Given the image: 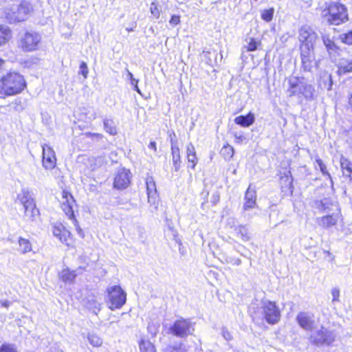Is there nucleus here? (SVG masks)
Returning <instances> with one entry per match:
<instances>
[{"instance_id": "30", "label": "nucleus", "mask_w": 352, "mask_h": 352, "mask_svg": "<svg viewBox=\"0 0 352 352\" xmlns=\"http://www.w3.org/2000/svg\"><path fill=\"white\" fill-rule=\"evenodd\" d=\"M139 346L140 352H155V346L148 340L141 339Z\"/></svg>"}, {"instance_id": "22", "label": "nucleus", "mask_w": 352, "mask_h": 352, "mask_svg": "<svg viewBox=\"0 0 352 352\" xmlns=\"http://www.w3.org/2000/svg\"><path fill=\"white\" fill-rule=\"evenodd\" d=\"M52 232L54 236L58 238L62 243H67L70 236L69 231L61 223L55 224L53 226Z\"/></svg>"}, {"instance_id": "51", "label": "nucleus", "mask_w": 352, "mask_h": 352, "mask_svg": "<svg viewBox=\"0 0 352 352\" xmlns=\"http://www.w3.org/2000/svg\"><path fill=\"white\" fill-rule=\"evenodd\" d=\"M331 295L333 296L332 302L339 301L340 290L337 288H333L331 290Z\"/></svg>"}, {"instance_id": "28", "label": "nucleus", "mask_w": 352, "mask_h": 352, "mask_svg": "<svg viewBox=\"0 0 352 352\" xmlns=\"http://www.w3.org/2000/svg\"><path fill=\"white\" fill-rule=\"evenodd\" d=\"M340 166L343 175L350 177V179L352 180V162L346 158L342 157L340 160Z\"/></svg>"}, {"instance_id": "5", "label": "nucleus", "mask_w": 352, "mask_h": 352, "mask_svg": "<svg viewBox=\"0 0 352 352\" xmlns=\"http://www.w3.org/2000/svg\"><path fill=\"white\" fill-rule=\"evenodd\" d=\"M324 19L329 25H339L348 21L346 7L338 2H332L328 8V13Z\"/></svg>"}, {"instance_id": "62", "label": "nucleus", "mask_w": 352, "mask_h": 352, "mask_svg": "<svg viewBox=\"0 0 352 352\" xmlns=\"http://www.w3.org/2000/svg\"><path fill=\"white\" fill-rule=\"evenodd\" d=\"M233 263L236 265H239L241 263V261L239 258H236V259L234 260Z\"/></svg>"}, {"instance_id": "15", "label": "nucleus", "mask_w": 352, "mask_h": 352, "mask_svg": "<svg viewBox=\"0 0 352 352\" xmlns=\"http://www.w3.org/2000/svg\"><path fill=\"white\" fill-rule=\"evenodd\" d=\"M43 148V166L47 170H52L56 166L55 152L48 144H44Z\"/></svg>"}, {"instance_id": "36", "label": "nucleus", "mask_w": 352, "mask_h": 352, "mask_svg": "<svg viewBox=\"0 0 352 352\" xmlns=\"http://www.w3.org/2000/svg\"><path fill=\"white\" fill-rule=\"evenodd\" d=\"M88 340L94 346H100L102 344L101 338L96 334H89Z\"/></svg>"}, {"instance_id": "42", "label": "nucleus", "mask_w": 352, "mask_h": 352, "mask_svg": "<svg viewBox=\"0 0 352 352\" xmlns=\"http://www.w3.org/2000/svg\"><path fill=\"white\" fill-rule=\"evenodd\" d=\"M316 162L317 165L319 166L320 170L321 173H322V175H328L329 177H330V174L329 173V172L327 170V166L323 163L322 160L320 158L317 157V158H316Z\"/></svg>"}, {"instance_id": "10", "label": "nucleus", "mask_w": 352, "mask_h": 352, "mask_svg": "<svg viewBox=\"0 0 352 352\" xmlns=\"http://www.w3.org/2000/svg\"><path fill=\"white\" fill-rule=\"evenodd\" d=\"M298 39L301 43L300 50H314L318 35L311 27L305 25L298 30Z\"/></svg>"}, {"instance_id": "46", "label": "nucleus", "mask_w": 352, "mask_h": 352, "mask_svg": "<svg viewBox=\"0 0 352 352\" xmlns=\"http://www.w3.org/2000/svg\"><path fill=\"white\" fill-rule=\"evenodd\" d=\"M173 166L175 171H179L181 166V156H172Z\"/></svg>"}, {"instance_id": "63", "label": "nucleus", "mask_w": 352, "mask_h": 352, "mask_svg": "<svg viewBox=\"0 0 352 352\" xmlns=\"http://www.w3.org/2000/svg\"><path fill=\"white\" fill-rule=\"evenodd\" d=\"M219 200V196L218 195H213V202L216 203Z\"/></svg>"}, {"instance_id": "38", "label": "nucleus", "mask_w": 352, "mask_h": 352, "mask_svg": "<svg viewBox=\"0 0 352 352\" xmlns=\"http://www.w3.org/2000/svg\"><path fill=\"white\" fill-rule=\"evenodd\" d=\"M150 12L155 19H158L160 17L161 10H160L157 2L153 1L151 3Z\"/></svg>"}, {"instance_id": "45", "label": "nucleus", "mask_w": 352, "mask_h": 352, "mask_svg": "<svg viewBox=\"0 0 352 352\" xmlns=\"http://www.w3.org/2000/svg\"><path fill=\"white\" fill-rule=\"evenodd\" d=\"M0 352H17L13 344H3L0 347Z\"/></svg>"}, {"instance_id": "59", "label": "nucleus", "mask_w": 352, "mask_h": 352, "mask_svg": "<svg viewBox=\"0 0 352 352\" xmlns=\"http://www.w3.org/2000/svg\"><path fill=\"white\" fill-rule=\"evenodd\" d=\"M1 304L2 307L8 308L10 305L11 302L9 300H6L1 301Z\"/></svg>"}, {"instance_id": "44", "label": "nucleus", "mask_w": 352, "mask_h": 352, "mask_svg": "<svg viewBox=\"0 0 352 352\" xmlns=\"http://www.w3.org/2000/svg\"><path fill=\"white\" fill-rule=\"evenodd\" d=\"M85 135L87 138H91L92 140L96 142H99L102 140L104 138V135L101 133H91V132H87L85 133Z\"/></svg>"}, {"instance_id": "14", "label": "nucleus", "mask_w": 352, "mask_h": 352, "mask_svg": "<svg viewBox=\"0 0 352 352\" xmlns=\"http://www.w3.org/2000/svg\"><path fill=\"white\" fill-rule=\"evenodd\" d=\"M131 177L129 170L124 168L118 169L114 177L113 187L119 190L126 188L130 184Z\"/></svg>"}, {"instance_id": "64", "label": "nucleus", "mask_w": 352, "mask_h": 352, "mask_svg": "<svg viewBox=\"0 0 352 352\" xmlns=\"http://www.w3.org/2000/svg\"><path fill=\"white\" fill-rule=\"evenodd\" d=\"M349 104L350 107L352 109V94L350 95L349 98Z\"/></svg>"}, {"instance_id": "27", "label": "nucleus", "mask_w": 352, "mask_h": 352, "mask_svg": "<svg viewBox=\"0 0 352 352\" xmlns=\"http://www.w3.org/2000/svg\"><path fill=\"white\" fill-rule=\"evenodd\" d=\"M18 199L23 207L30 204V203L35 202L28 189H23L21 192L18 195Z\"/></svg>"}, {"instance_id": "6", "label": "nucleus", "mask_w": 352, "mask_h": 352, "mask_svg": "<svg viewBox=\"0 0 352 352\" xmlns=\"http://www.w3.org/2000/svg\"><path fill=\"white\" fill-rule=\"evenodd\" d=\"M195 322L190 318H180L173 322L169 328V332L176 338L186 339L194 334Z\"/></svg>"}, {"instance_id": "16", "label": "nucleus", "mask_w": 352, "mask_h": 352, "mask_svg": "<svg viewBox=\"0 0 352 352\" xmlns=\"http://www.w3.org/2000/svg\"><path fill=\"white\" fill-rule=\"evenodd\" d=\"M296 322L303 329L311 331L315 323L314 314L308 311H300L296 316Z\"/></svg>"}, {"instance_id": "25", "label": "nucleus", "mask_w": 352, "mask_h": 352, "mask_svg": "<svg viewBox=\"0 0 352 352\" xmlns=\"http://www.w3.org/2000/svg\"><path fill=\"white\" fill-rule=\"evenodd\" d=\"M103 125L104 131L110 135H116L118 133L116 124L112 118H104Z\"/></svg>"}, {"instance_id": "60", "label": "nucleus", "mask_w": 352, "mask_h": 352, "mask_svg": "<svg viewBox=\"0 0 352 352\" xmlns=\"http://www.w3.org/2000/svg\"><path fill=\"white\" fill-rule=\"evenodd\" d=\"M127 76H128L129 78L130 79L131 82L132 81L133 78H135L133 77V74L131 72H129V70H127Z\"/></svg>"}, {"instance_id": "4", "label": "nucleus", "mask_w": 352, "mask_h": 352, "mask_svg": "<svg viewBox=\"0 0 352 352\" xmlns=\"http://www.w3.org/2000/svg\"><path fill=\"white\" fill-rule=\"evenodd\" d=\"M33 10L32 5L28 0L14 3L5 10L6 18L10 23L24 21Z\"/></svg>"}, {"instance_id": "23", "label": "nucleus", "mask_w": 352, "mask_h": 352, "mask_svg": "<svg viewBox=\"0 0 352 352\" xmlns=\"http://www.w3.org/2000/svg\"><path fill=\"white\" fill-rule=\"evenodd\" d=\"M255 121L254 113L249 112L246 115H241L234 118V122L243 127H249Z\"/></svg>"}, {"instance_id": "26", "label": "nucleus", "mask_w": 352, "mask_h": 352, "mask_svg": "<svg viewBox=\"0 0 352 352\" xmlns=\"http://www.w3.org/2000/svg\"><path fill=\"white\" fill-rule=\"evenodd\" d=\"M187 159L188 162L192 163L190 168L195 169V167L197 163V158L196 156V151L195 146L192 143H190L187 146Z\"/></svg>"}, {"instance_id": "43", "label": "nucleus", "mask_w": 352, "mask_h": 352, "mask_svg": "<svg viewBox=\"0 0 352 352\" xmlns=\"http://www.w3.org/2000/svg\"><path fill=\"white\" fill-rule=\"evenodd\" d=\"M340 68L344 72H352V59L342 61L341 63Z\"/></svg>"}, {"instance_id": "8", "label": "nucleus", "mask_w": 352, "mask_h": 352, "mask_svg": "<svg viewBox=\"0 0 352 352\" xmlns=\"http://www.w3.org/2000/svg\"><path fill=\"white\" fill-rule=\"evenodd\" d=\"M334 331L321 327L310 336V342L318 347L329 346L336 340Z\"/></svg>"}, {"instance_id": "33", "label": "nucleus", "mask_w": 352, "mask_h": 352, "mask_svg": "<svg viewBox=\"0 0 352 352\" xmlns=\"http://www.w3.org/2000/svg\"><path fill=\"white\" fill-rule=\"evenodd\" d=\"M60 276L64 282H72L76 278V274L74 272H71L68 269H65L61 272Z\"/></svg>"}, {"instance_id": "11", "label": "nucleus", "mask_w": 352, "mask_h": 352, "mask_svg": "<svg viewBox=\"0 0 352 352\" xmlns=\"http://www.w3.org/2000/svg\"><path fill=\"white\" fill-rule=\"evenodd\" d=\"M301 67L304 72H313L314 68H318L320 60L315 59L314 50H300Z\"/></svg>"}, {"instance_id": "19", "label": "nucleus", "mask_w": 352, "mask_h": 352, "mask_svg": "<svg viewBox=\"0 0 352 352\" xmlns=\"http://www.w3.org/2000/svg\"><path fill=\"white\" fill-rule=\"evenodd\" d=\"M245 203L243 206L244 211L249 210L254 208L256 205V192L254 188H252L251 185L248 188L245 197Z\"/></svg>"}, {"instance_id": "17", "label": "nucleus", "mask_w": 352, "mask_h": 352, "mask_svg": "<svg viewBox=\"0 0 352 352\" xmlns=\"http://www.w3.org/2000/svg\"><path fill=\"white\" fill-rule=\"evenodd\" d=\"M341 217L340 208H337L331 214L322 217L319 220V225L324 229H329L336 226Z\"/></svg>"}, {"instance_id": "61", "label": "nucleus", "mask_w": 352, "mask_h": 352, "mask_svg": "<svg viewBox=\"0 0 352 352\" xmlns=\"http://www.w3.org/2000/svg\"><path fill=\"white\" fill-rule=\"evenodd\" d=\"M210 55H211V53L210 52H204V56L206 58H208L209 59V60H211L210 57L209 56Z\"/></svg>"}, {"instance_id": "34", "label": "nucleus", "mask_w": 352, "mask_h": 352, "mask_svg": "<svg viewBox=\"0 0 352 352\" xmlns=\"http://www.w3.org/2000/svg\"><path fill=\"white\" fill-rule=\"evenodd\" d=\"M274 8H270L269 9L263 10L261 12V17L265 22H270L274 17Z\"/></svg>"}, {"instance_id": "52", "label": "nucleus", "mask_w": 352, "mask_h": 352, "mask_svg": "<svg viewBox=\"0 0 352 352\" xmlns=\"http://www.w3.org/2000/svg\"><path fill=\"white\" fill-rule=\"evenodd\" d=\"M180 22V17L178 15H173L170 17V19L169 20V23L175 26L177 24H179Z\"/></svg>"}, {"instance_id": "2", "label": "nucleus", "mask_w": 352, "mask_h": 352, "mask_svg": "<svg viewBox=\"0 0 352 352\" xmlns=\"http://www.w3.org/2000/svg\"><path fill=\"white\" fill-rule=\"evenodd\" d=\"M280 311L274 301L263 300L261 305L252 316V320L256 324L263 323L265 320L269 324H276L280 320Z\"/></svg>"}, {"instance_id": "9", "label": "nucleus", "mask_w": 352, "mask_h": 352, "mask_svg": "<svg viewBox=\"0 0 352 352\" xmlns=\"http://www.w3.org/2000/svg\"><path fill=\"white\" fill-rule=\"evenodd\" d=\"M107 298L110 303L109 308L111 310L120 309L126 300V294L119 285H113L107 289Z\"/></svg>"}, {"instance_id": "20", "label": "nucleus", "mask_w": 352, "mask_h": 352, "mask_svg": "<svg viewBox=\"0 0 352 352\" xmlns=\"http://www.w3.org/2000/svg\"><path fill=\"white\" fill-rule=\"evenodd\" d=\"M24 208V218L26 221L30 222L36 221L39 218L40 212L36 208V203H30V204L23 207Z\"/></svg>"}, {"instance_id": "47", "label": "nucleus", "mask_w": 352, "mask_h": 352, "mask_svg": "<svg viewBox=\"0 0 352 352\" xmlns=\"http://www.w3.org/2000/svg\"><path fill=\"white\" fill-rule=\"evenodd\" d=\"M160 325L154 323H149L147 327L148 331L151 334L153 337L155 336L158 332V328Z\"/></svg>"}, {"instance_id": "32", "label": "nucleus", "mask_w": 352, "mask_h": 352, "mask_svg": "<svg viewBox=\"0 0 352 352\" xmlns=\"http://www.w3.org/2000/svg\"><path fill=\"white\" fill-rule=\"evenodd\" d=\"M19 245L21 248V252L25 254L32 250V245L29 240L23 237L19 238Z\"/></svg>"}, {"instance_id": "57", "label": "nucleus", "mask_w": 352, "mask_h": 352, "mask_svg": "<svg viewBox=\"0 0 352 352\" xmlns=\"http://www.w3.org/2000/svg\"><path fill=\"white\" fill-rule=\"evenodd\" d=\"M148 148L153 150L155 153L157 151V144L155 141H151L148 144Z\"/></svg>"}, {"instance_id": "13", "label": "nucleus", "mask_w": 352, "mask_h": 352, "mask_svg": "<svg viewBox=\"0 0 352 352\" xmlns=\"http://www.w3.org/2000/svg\"><path fill=\"white\" fill-rule=\"evenodd\" d=\"M311 206L318 210L320 212H335L337 208H340L337 202L333 201L329 197H324L321 199H316L312 201Z\"/></svg>"}, {"instance_id": "39", "label": "nucleus", "mask_w": 352, "mask_h": 352, "mask_svg": "<svg viewBox=\"0 0 352 352\" xmlns=\"http://www.w3.org/2000/svg\"><path fill=\"white\" fill-rule=\"evenodd\" d=\"M260 45V41H257L254 38H251L247 46V50L248 52H254L258 49Z\"/></svg>"}, {"instance_id": "31", "label": "nucleus", "mask_w": 352, "mask_h": 352, "mask_svg": "<svg viewBox=\"0 0 352 352\" xmlns=\"http://www.w3.org/2000/svg\"><path fill=\"white\" fill-rule=\"evenodd\" d=\"M10 37V30L8 27L0 25V46L6 44Z\"/></svg>"}, {"instance_id": "41", "label": "nucleus", "mask_w": 352, "mask_h": 352, "mask_svg": "<svg viewBox=\"0 0 352 352\" xmlns=\"http://www.w3.org/2000/svg\"><path fill=\"white\" fill-rule=\"evenodd\" d=\"M89 308L92 310L93 313L95 314H97L98 312H99L101 309V305L100 304L96 301V300L93 299L91 301L89 302Z\"/></svg>"}, {"instance_id": "21", "label": "nucleus", "mask_w": 352, "mask_h": 352, "mask_svg": "<svg viewBox=\"0 0 352 352\" xmlns=\"http://www.w3.org/2000/svg\"><path fill=\"white\" fill-rule=\"evenodd\" d=\"M318 86L328 91L332 89L333 80L331 75L327 71H320L318 79Z\"/></svg>"}, {"instance_id": "53", "label": "nucleus", "mask_w": 352, "mask_h": 352, "mask_svg": "<svg viewBox=\"0 0 352 352\" xmlns=\"http://www.w3.org/2000/svg\"><path fill=\"white\" fill-rule=\"evenodd\" d=\"M21 99L20 98H16L13 102H12V104H14V109L16 111H22L23 110V107L21 105Z\"/></svg>"}, {"instance_id": "40", "label": "nucleus", "mask_w": 352, "mask_h": 352, "mask_svg": "<svg viewBox=\"0 0 352 352\" xmlns=\"http://www.w3.org/2000/svg\"><path fill=\"white\" fill-rule=\"evenodd\" d=\"M342 43L347 45H352V30L340 35Z\"/></svg>"}, {"instance_id": "18", "label": "nucleus", "mask_w": 352, "mask_h": 352, "mask_svg": "<svg viewBox=\"0 0 352 352\" xmlns=\"http://www.w3.org/2000/svg\"><path fill=\"white\" fill-rule=\"evenodd\" d=\"M146 187L148 202L151 205H156L158 201L159 195L157 193L156 184L153 177L148 176L146 177Z\"/></svg>"}, {"instance_id": "37", "label": "nucleus", "mask_w": 352, "mask_h": 352, "mask_svg": "<svg viewBox=\"0 0 352 352\" xmlns=\"http://www.w3.org/2000/svg\"><path fill=\"white\" fill-rule=\"evenodd\" d=\"M238 234L241 236V239L244 241H247L250 239L248 230L245 226H239Z\"/></svg>"}, {"instance_id": "35", "label": "nucleus", "mask_w": 352, "mask_h": 352, "mask_svg": "<svg viewBox=\"0 0 352 352\" xmlns=\"http://www.w3.org/2000/svg\"><path fill=\"white\" fill-rule=\"evenodd\" d=\"M234 148L229 144L224 146L221 150V153L225 159L229 160L232 158L234 155Z\"/></svg>"}, {"instance_id": "12", "label": "nucleus", "mask_w": 352, "mask_h": 352, "mask_svg": "<svg viewBox=\"0 0 352 352\" xmlns=\"http://www.w3.org/2000/svg\"><path fill=\"white\" fill-rule=\"evenodd\" d=\"M41 41V36L36 32H26L21 38V47L24 51L35 50Z\"/></svg>"}, {"instance_id": "50", "label": "nucleus", "mask_w": 352, "mask_h": 352, "mask_svg": "<svg viewBox=\"0 0 352 352\" xmlns=\"http://www.w3.org/2000/svg\"><path fill=\"white\" fill-rule=\"evenodd\" d=\"M285 179V182H288V185L289 187L292 185V173L290 171H287L286 173H285V176L281 177V179Z\"/></svg>"}, {"instance_id": "48", "label": "nucleus", "mask_w": 352, "mask_h": 352, "mask_svg": "<svg viewBox=\"0 0 352 352\" xmlns=\"http://www.w3.org/2000/svg\"><path fill=\"white\" fill-rule=\"evenodd\" d=\"M89 70L86 63L82 62L80 65L79 74H82L85 78L87 77Z\"/></svg>"}, {"instance_id": "24", "label": "nucleus", "mask_w": 352, "mask_h": 352, "mask_svg": "<svg viewBox=\"0 0 352 352\" xmlns=\"http://www.w3.org/2000/svg\"><path fill=\"white\" fill-rule=\"evenodd\" d=\"M188 347L182 342H177L173 344H169L163 349V352H188Z\"/></svg>"}, {"instance_id": "49", "label": "nucleus", "mask_w": 352, "mask_h": 352, "mask_svg": "<svg viewBox=\"0 0 352 352\" xmlns=\"http://www.w3.org/2000/svg\"><path fill=\"white\" fill-rule=\"evenodd\" d=\"M221 334L222 336L224 338L225 340L230 341L232 339V336L230 334V331L226 329V327H223L221 329Z\"/></svg>"}, {"instance_id": "58", "label": "nucleus", "mask_w": 352, "mask_h": 352, "mask_svg": "<svg viewBox=\"0 0 352 352\" xmlns=\"http://www.w3.org/2000/svg\"><path fill=\"white\" fill-rule=\"evenodd\" d=\"M234 138L236 139V142L238 143L242 142L245 139L242 135H238L237 133H234Z\"/></svg>"}, {"instance_id": "7", "label": "nucleus", "mask_w": 352, "mask_h": 352, "mask_svg": "<svg viewBox=\"0 0 352 352\" xmlns=\"http://www.w3.org/2000/svg\"><path fill=\"white\" fill-rule=\"evenodd\" d=\"M61 208L68 218L72 221L78 233L81 235L82 230L79 226L78 221L75 217V211L77 210V205L73 195L65 190L62 192Z\"/></svg>"}, {"instance_id": "1", "label": "nucleus", "mask_w": 352, "mask_h": 352, "mask_svg": "<svg viewBox=\"0 0 352 352\" xmlns=\"http://www.w3.org/2000/svg\"><path fill=\"white\" fill-rule=\"evenodd\" d=\"M26 87L23 76L15 72H8L0 79V98L19 94Z\"/></svg>"}, {"instance_id": "55", "label": "nucleus", "mask_w": 352, "mask_h": 352, "mask_svg": "<svg viewBox=\"0 0 352 352\" xmlns=\"http://www.w3.org/2000/svg\"><path fill=\"white\" fill-rule=\"evenodd\" d=\"M138 80L135 78H133L131 84L133 87V89L137 91L138 94H141V91L138 86Z\"/></svg>"}, {"instance_id": "54", "label": "nucleus", "mask_w": 352, "mask_h": 352, "mask_svg": "<svg viewBox=\"0 0 352 352\" xmlns=\"http://www.w3.org/2000/svg\"><path fill=\"white\" fill-rule=\"evenodd\" d=\"M171 155L172 156H180L179 148L177 144L174 145L173 144V146H171Z\"/></svg>"}, {"instance_id": "56", "label": "nucleus", "mask_w": 352, "mask_h": 352, "mask_svg": "<svg viewBox=\"0 0 352 352\" xmlns=\"http://www.w3.org/2000/svg\"><path fill=\"white\" fill-rule=\"evenodd\" d=\"M170 146H173V143L174 145L177 144V140L176 138V135L174 132L171 133L170 135Z\"/></svg>"}, {"instance_id": "29", "label": "nucleus", "mask_w": 352, "mask_h": 352, "mask_svg": "<svg viewBox=\"0 0 352 352\" xmlns=\"http://www.w3.org/2000/svg\"><path fill=\"white\" fill-rule=\"evenodd\" d=\"M322 41L329 54L337 53L339 47L336 45L329 36H322Z\"/></svg>"}, {"instance_id": "3", "label": "nucleus", "mask_w": 352, "mask_h": 352, "mask_svg": "<svg viewBox=\"0 0 352 352\" xmlns=\"http://www.w3.org/2000/svg\"><path fill=\"white\" fill-rule=\"evenodd\" d=\"M288 84L287 92L290 97L297 96L309 101L316 98L314 86L305 80L304 77H291L288 80Z\"/></svg>"}]
</instances>
